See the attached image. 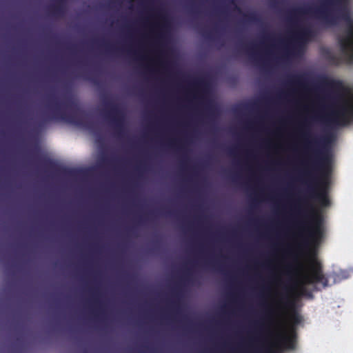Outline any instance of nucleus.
Masks as SVG:
<instances>
[{
    "label": "nucleus",
    "mask_w": 353,
    "mask_h": 353,
    "mask_svg": "<svg viewBox=\"0 0 353 353\" xmlns=\"http://www.w3.org/2000/svg\"><path fill=\"white\" fill-rule=\"evenodd\" d=\"M270 288L265 284H261L259 293L258 305L261 308L259 319L254 323L252 353H274V349L281 351L284 349L294 350L296 346V333L292 326L288 334L279 335L276 339L269 346L265 345L266 336L270 333V327L274 323V311L267 301L268 293ZM244 353L245 350V337L244 336Z\"/></svg>",
    "instance_id": "f03ea898"
},
{
    "label": "nucleus",
    "mask_w": 353,
    "mask_h": 353,
    "mask_svg": "<svg viewBox=\"0 0 353 353\" xmlns=\"http://www.w3.org/2000/svg\"><path fill=\"white\" fill-rule=\"evenodd\" d=\"M65 0H57V3L50 6V10L54 16L62 15L65 12Z\"/></svg>",
    "instance_id": "f3484780"
},
{
    "label": "nucleus",
    "mask_w": 353,
    "mask_h": 353,
    "mask_svg": "<svg viewBox=\"0 0 353 353\" xmlns=\"http://www.w3.org/2000/svg\"><path fill=\"white\" fill-rule=\"evenodd\" d=\"M137 170L139 171V172L145 170H146V165L145 162L141 161L139 163V165H138Z\"/></svg>",
    "instance_id": "bb28decb"
},
{
    "label": "nucleus",
    "mask_w": 353,
    "mask_h": 353,
    "mask_svg": "<svg viewBox=\"0 0 353 353\" xmlns=\"http://www.w3.org/2000/svg\"><path fill=\"white\" fill-rule=\"evenodd\" d=\"M173 304H174V305H176V304H177V303H176V301H173Z\"/></svg>",
    "instance_id": "c03bdc74"
},
{
    "label": "nucleus",
    "mask_w": 353,
    "mask_h": 353,
    "mask_svg": "<svg viewBox=\"0 0 353 353\" xmlns=\"http://www.w3.org/2000/svg\"><path fill=\"white\" fill-rule=\"evenodd\" d=\"M220 257H221L222 259H226V256H225L224 254H222L220 255Z\"/></svg>",
    "instance_id": "c9c22d12"
},
{
    "label": "nucleus",
    "mask_w": 353,
    "mask_h": 353,
    "mask_svg": "<svg viewBox=\"0 0 353 353\" xmlns=\"http://www.w3.org/2000/svg\"><path fill=\"white\" fill-rule=\"evenodd\" d=\"M243 48H245V45L243 46Z\"/></svg>",
    "instance_id": "de8ad7c7"
},
{
    "label": "nucleus",
    "mask_w": 353,
    "mask_h": 353,
    "mask_svg": "<svg viewBox=\"0 0 353 353\" xmlns=\"http://www.w3.org/2000/svg\"><path fill=\"white\" fill-rule=\"evenodd\" d=\"M243 305H244V306L245 305V303H243Z\"/></svg>",
    "instance_id": "5fc2aeb1"
},
{
    "label": "nucleus",
    "mask_w": 353,
    "mask_h": 353,
    "mask_svg": "<svg viewBox=\"0 0 353 353\" xmlns=\"http://www.w3.org/2000/svg\"><path fill=\"white\" fill-rule=\"evenodd\" d=\"M203 37L209 40H212V34L211 32L205 31L203 34Z\"/></svg>",
    "instance_id": "cd10ccee"
},
{
    "label": "nucleus",
    "mask_w": 353,
    "mask_h": 353,
    "mask_svg": "<svg viewBox=\"0 0 353 353\" xmlns=\"http://www.w3.org/2000/svg\"><path fill=\"white\" fill-rule=\"evenodd\" d=\"M327 4L339 8L341 12V19L345 26L341 34L338 38V43L343 54L350 63L353 62V17L348 7L349 0H325Z\"/></svg>",
    "instance_id": "423d86ee"
},
{
    "label": "nucleus",
    "mask_w": 353,
    "mask_h": 353,
    "mask_svg": "<svg viewBox=\"0 0 353 353\" xmlns=\"http://www.w3.org/2000/svg\"><path fill=\"white\" fill-rule=\"evenodd\" d=\"M181 289L180 286L178 285L174 290L175 296L179 297L181 295Z\"/></svg>",
    "instance_id": "c756f323"
},
{
    "label": "nucleus",
    "mask_w": 353,
    "mask_h": 353,
    "mask_svg": "<svg viewBox=\"0 0 353 353\" xmlns=\"http://www.w3.org/2000/svg\"><path fill=\"white\" fill-rule=\"evenodd\" d=\"M227 234H228V232L226 230V228L225 227L221 228L219 232V236L220 237L221 241H223L225 240Z\"/></svg>",
    "instance_id": "393cba45"
},
{
    "label": "nucleus",
    "mask_w": 353,
    "mask_h": 353,
    "mask_svg": "<svg viewBox=\"0 0 353 353\" xmlns=\"http://www.w3.org/2000/svg\"><path fill=\"white\" fill-rule=\"evenodd\" d=\"M243 152H244V153L245 152V150H243Z\"/></svg>",
    "instance_id": "8fccbe9b"
},
{
    "label": "nucleus",
    "mask_w": 353,
    "mask_h": 353,
    "mask_svg": "<svg viewBox=\"0 0 353 353\" xmlns=\"http://www.w3.org/2000/svg\"><path fill=\"white\" fill-rule=\"evenodd\" d=\"M157 16L162 21V24L160 26L161 31L158 35L159 39L163 40L165 38L164 32L168 30L170 26V23L168 17L163 13L162 10H158Z\"/></svg>",
    "instance_id": "dca6fc26"
},
{
    "label": "nucleus",
    "mask_w": 353,
    "mask_h": 353,
    "mask_svg": "<svg viewBox=\"0 0 353 353\" xmlns=\"http://www.w3.org/2000/svg\"><path fill=\"white\" fill-rule=\"evenodd\" d=\"M286 303V305H287V306H289V307H292V306H294V303H293L292 301H291L288 300V299L287 300V301H286V303Z\"/></svg>",
    "instance_id": "473e14b6"
},
{
    "label": "nucleus",
    "mask_w": 353,
    "mask_h": 353,
    "mask_svg": "<svg viewBox=\"0 0 353 353\" xmlns=\"http://www.w3.org/2000/svg\"><path fill=\"white\" fill-rule=\"evenodd\" d=\"M72 104L73 102L72 100H68L63 102H59L57 101L52 102L48 105L51 110V114L44 118L41 123V125L50 121H63L69 123L92 129V123L85 121L84 117L81 114H68L64 110L65 108H69Z\"/></svg>",
    "instance_id": "0eeeda50"
},
{
    "label": "nucleus",
    "mask_w": 353,
    "mask_h": 353,
    "mask_svg": "<svg viewBox=\"0 0 353 353\" xmlns=\"http://www.w3.org/2000/svg\"><path fill=\"white\" fill-rule=\"evenodd\" d=\"M69 49H70L71 51H73L74 48H70Z\"/></svg>",
    "instance_id": "37998d69"
},
{
    "label": "nucleus",
    "mask_w": 353,
    "mask_h": 353,
    "mask_svg": "<svg viewBox=\"0 0 353 353\" xmlns=\"http://www.w3.org/2000/svg\"><path fill=\"white\" fill-rule=\"evenodd\" d=\"M183 280L184 281H188V282H192L193 281V279H192V278L191 276V272H190V269L188 270L185 275L183 278Z\"/></svg>",
    "instance_id": "a878e982"
},
{
    "label": "nucleus",
    "mask_w": 353,
    "mask_h": 353,
    "mask_svg": "<svg viewBox=\"0 0 353 353\" xmlns=\"http://www.w3.org/2000/svg\"><path fill=\"white\" fill-rule=\"evenodd\" d=\"M243 123H244V124L245 123V121H243Z\"/></svg>",
    "instance_id": "09e8293b"
},
{
    "label": "nucleus",
    "mask_w": 353,
    "mask_h": 353,
    "mask_svg": "<svg viewBox=\"0 0 353 353\" xmlns=\"http://www.w3.org/2000/svg\"><path fill=\"white\" fill-rule=\"evenodd\" d=\"M319 83L323 86L330 87L336 90H342L344 88L341 81L331 79L325 76L319 78Z\"/></svg>",
    "instance_id": "2eb2a0df"
},
{
    "label": "nucleus",
    "mask_w": 353,
    "mask_h": 353,
    "mask_svg": "<svg viewBox=\"0 0 353 353\" xmlns=\"http://www.w3.org/2000/svg\"><path fill=\"white\" fill-rule=\"evenodd\" d=\"M238 21H237V52L239 56H243V7L241 0H239Z\"/></svg>",
    "instance_id": "4468645a"
},
{
    "label": "nucleus",
    "mask_w": 353,
    "mask_h": 353,
    "mask_svg": "<svg viewBox=\"0 0 353 353\" xmlns=\"http://www.w3.org/2000/svg\"><path fill=\"white\" fill-rule=\"evenodd\" d=\"M106 105L110 108V111L105 112L104 118L113 128L116 134L119 137H123L124 132V117L122 111L117 105L112 103H107Z\"/></svg>",
    "instance_id": "f8f14e48"
},
{
    "label": "nucleus",
    "mask_w": 353,
    "mask_h": 353,
    "mask_svg": "<svg viewBox=\"0 0 353 353\" xmlns=\"http://www.w3.org/2000/svg\"><path fill=\"white\" fill-rule=\"evenodd\" d=\"M192 85L196 89L199 94L197 98L205 103L209 119H212L216 113V108L212 101L208 99L211 88L209 76L204 75L194 79Z\"/></svg>",
    "instance_id": "9b49d317"
},
{
    "label": "nucleus",
    "mask_w": 353,
    "mask_h": 353,
    "mask_svg": "<svg viewBox=\"0 0 353 353\" xmlns=\"http://www.w3.org/2000/svg\"><path fill=\"white\" fill-rule=\"evenodd\" d=\"M162 65L165 66L167 65V63L166 62H162Z\"/></svg>",
    "instance_id": "a19ab883"
},
{
    "label": "nucleus",
    "mask_w": 353,
    "mask_h": 353,
    "mask_svg": "<svg viewBox=\"0 0 353 353\" xmlns=\"http://www.w3.org/2000/svg\"><path fill=\"white\" fill-rule=\"evenodd\" d=\"M237 353H243V208L239 206L237 219Z\"/></svg>",
    "instance_id": "20e7f679"
},
{
    "label": "nucleus",
    "mask_w": 353,
    "mask_h": 353,
    "mask_svg": "<svg viewBox=\"0 0 353 353\" xmlns=\"http://www.w3.org/2000/svg\"><path fill=\"white\" fill-rule=\"evenodd\" d=\"M237 143L236 145H219L218 148L228 156L237 155L236 172L231 168L223 170L224 174L230 179L236 177L239 190H243V101L239 100L237 105Z\"/></svg>",
    "instance_id": "39448f33"
},
{
    "label": "nucleus",
    "mask_w": 353,
    "mask_h": 353,
    "mask_svg": "<svg viewBox=\"0 0 353 353\" xmlns=\"http://www.w3.org/2000/svg\"><path fill=\"white\" fill-rule=\"evenodd\" d=\"M243 224H244V225L245 224V221L243 222Z\"/></svg>",
    "instance_id": "603ef678"
},
{
    "label": "nucleus",
    "mask_w": 353,
    "mask_h": 353,
    "mask_svg": "<svg viewBox=\"0 0 353 353\" xmlns=\"http://www.w3.org/2000/svg\"><path fill=\"white\" fill-rule=\"evenodd\" d=\"M40 162L43 165L44 167L49 169H54L55 168V163L50 159L48 157H41L39 159Z\"/></svg>",
    "instance_id": "412c9836"
},
{
    "label": "nucleus",
    "mask_w": 353,
    "mask_h": 353,
    "mask_svg": "<svg viewBox=\"0 0 353 353\" xmlns=\"http://www.w3.org/2000/svg\"><path fill=\"white\" fill-rule=\"evenodd\" d=\"M145 218H141V219H140V223H143V222H144V221H145Z\"/></svg>",
    "instance_id": "58836bf2"
},
{
    "label": "nucleus",
    "mask_w": 353,
    "mask_h": 353,
    "mask_svg": "<svg viewBox=\"0 0 353 353\" xmlns=\"http://www.w3.org/2000/svg\"><path fill=\"white\" fill-rule=\"evenodd\" d=\"M301 203H302V204H303L304 205H307L306 200H305V198L301 199Z\"/></svg>",
    "instance_id": "72a5a7b5"
},
{
    "label": "nucleus",
    "mask_w": 353,
    "mask_h": 353,
    "mask_svg": "<svg viewBox=\"0 0 353 353\" xmlns=\"http://www.w3.org/2000/svg\"><path fill=\"white\" fill-rule=\"evenodd\" d=\"M192 12L193 13H194V14L198 13V12H197L195 9H192Z\"/></svg>",
    "instance_id": "ea45409f"
},
{
    "label": "nucleus",
    "mask_w": 353,
    "mask_h": 353,
    "mask_svg": "<svg viewBox=\"0 0 353 353\" xmlns=\"http://www.w3.org/2000/svg\"><path fill=\"white\" fill-rule=\"evenodd\" d=\"M150 353H156V351L154 350H152V349H150Z\"/></svg>",
    "instance_id": "e433bc0d"
},
{
    "label": "nucleus",
    "mask_w": 353,
    "mask_h": 353,
    "mask_svg": "<svg viewBox=\"0 0 353 353\" xmlns=\"http://www.w3.org/2000/svg\"><path fill=\"white\" fill-rule=\"evenodd\" d=\"M334 99L336 108L329 115V121L336 125L349 123L353 118V91L349 99L339 96Z\"/></svg>",
    "instance_id": "1a4fd4ad"
},
{
    "label": "nucleus",
    "mask_w": 353,
    "mask_h": 353,
    "mask_svg": "<svg viewBox=\"0 0 353 353\" xmlns=\"http://www.w3.org/2000/svg\"><path fill=\"white\" fill-rule=\"evenodd\" d=\"M276 41L273 34L269 33H265L263 35V41L262 43L265 46H270L271 47H274V42Z\"/></svg>",
    "instance_id": "aec40b11"
},
{
    "label": "nucleus",
    "mask_w": 353,
    "mask_h": 353,
    "mask_svg": "<svg viewBox=\"0 0 353 353\" xmlns=\"http://www.w3.org/2000/svg\"><path fill=\"white\" fill-rule=\"evenodd\" d=\"M299 135L304 141L305 150L312 154L310 161L304 163L307 169L303 176L308 182V196L316 199L321 206L327 207L330 204L327 192L331 172L329 150L321 144V140L312 135L307 121L301 125Z\"/></svg>",
    "instance_id": "f257e3e1"
},
{
    "label": "nucleus",
    "mask_w": 353,
    "mask_h": 353,
    "mask_svg": "<svg viewBox=\"0 0 353 353\" xmlns=\"http://www.w3.org/2000/svg\"><path fill=\"white\" fill-rule=\"evenodd\" d=\"M300 292L301 294L312 296L305 287V285L321 284L323 287H327L328 279L323 274L321 263L314 255L310 259L307 268L299 280Z\"/></svg>",
    "instance_id": "6e6552de"
},
{
    "label": "nucleus",
    "mask_w": 353,
    "mask_h": 353,
    "mask_svg": "<svg viewBox=\"0 0 353 353\" xmlns=\"http://www.w3.org/2000/svg\"><path fill=\"white\" fill-rule=\"evenodd\" d=\"M291 320L294 325H298L301 321V317L296 312H294L292 316Z\"/></svg>",
    "instance_id": "b1692460"
},
{
    "label": "nucleus",
    "mask_w": 353,
    "mask_h": 353,
    "mask_svg": "<svg viewBox=\"0 0 353 353\" xmlns=\"http://www.w3.org/2000/svg\"><path fill=\"white\" fill-rule=\"evenodd\" d=\"M288 83L291 87L307 90H308V74L303 73L291 75Z\"/></svg>",
    "instance_id": "ddd939ff"
},
{
    "label": "nucleus",
    "mask_w": 353,
    "mask_h": 353,
    "mask_svg": "<svg viewBox=\"0 0 353 353\" xmlns=\"http://www.w3.org/2000/svg\"><path fill=\"white\" fill-rule=\"evenodd\" d=\"M128 52L129 54H130V53L132 52V51H131V50H128Z\"/></svg>",
    "instance_id": "a18cd8bd"
},
{
    "label": "nucleus",
    "mask_w": 353,
    "mask_h": 353,
    "mask_svg": "<svg viewBox=\"0 0 353 353\" xmlns=\"http://www.w3.org/2000/svg\"><path fill=\"white\" fill-rule=\"evenodd\" d=\"M279 43H281V44H283V41L282 39H279L278 40Z\"/></svg>",
    "instance_id": "4c0bfd02"
},
{
    "label": "nucleus",
    "mask_w": 353,
    "mask_h": 353,
    "mask_svg": "<svg viewBox=\"0 0 353 353\" xmlns=\"http://www.w3.org/2000/svg\"><path fill=\"white\" fill-rule=\"evenodd\" d=\"M278 3V1L276 0H272V4L274 6H276V5Z\"/></svg>",
    "instance_id": "f704fd0d"
},
{
    "label": "nucleus",
    "mask_w": 353,
    "mask_h": 353,
    "mask_svg": "<svg viewBox=\"0 0 353 353\" xmlns=\"http://www.w3.org/2000/svg\"><path fill=\"white\" fill-rule=\"evenodd\" d=\"M260 266L263 268H269V261L265 260V261H263L260 263Z\"/></svg>",
    "instance_id": "7c9ffc66"
},
{
    "label": "nucleus",
    "mask_w": 353,
    "mask_h": 353,
    "mask_svg": "<svg viewBox=\"0 0 353 353\" xmlns=\"http://www.w3.org/2000/svg\"><path fill=\"white\" fill-rule=\"evenodd\" d=\"M207 265L216 270H219L221 273H224L225 272V265L221 261H210L207 263Z\"/></svg>",
    "instance_id": "6ab92c4d"
},
{
    "label": "nucleus",
    "mask_w": 353,
    "mask_h": 353,
    "mask_svg": "<svg viewBox=\"0 0 353 353\" xmlns=\"http://www.w3.org/2000/svg\"><path fill=\"white\" fill-rule=\"evenodd\" d=\"M234 302V294L232 293L228 294L226 302L221 306V312L226 314L230 312Z\"/></svg>",
    "instance_id": "a211bd4d"
},
{
    "label": "nucleus",
    "mask_w": 353,
    "mask_h": 353,
    "mask_svg": "<svg viewBox=\"0 0 353 353\" xmlns=\"http://www.w3.org/2000/svg\"><path fill=\"white\" fill-rule=\"evenodd\" d=\"M308 14H314L332 26L336 25L339 20L343 21L341 19V12L339 8L327 4L325 0H323V4L319 8H314L305 6L292 8L288 12V20L296 28L293 32V39L297 43H304L313 35L311 28H302L298 25L299 17Z\"/></svg>",
    "instance_id": "7ed1b4c3"
},
{
    "label": "nucleus",
    "mask_w": 353,
    "mask_h": 353,
    "mask_svg": "<svg viewBox=\"0 0 353 353\" xmlns=\"http://www.w3.org/2000/svg\"><path fill=\"white\" fill-rule=\"evenodd\" d=\"M243 184H244V185L245 184V181L243 182Z\"/></svg>",
    "instance_id": "3c124183"
},
{
    "label": "nucleus",
    "mask_w": 353,
    "mask_h": 353,
    "mask_svg": "<svg viewBox=\"0 0 353 353\" xmlns=\"http://www.w3.org/2000/svg\"><path fill=\"white\" fill-rule=\"evenodd\" d=\"M105 49H106L107 52H108V53H115V52H123L122 49L115 48L113 46H109V45L105 46Z\"/></svg>",
    "instance_id": "5701e85b"
},
{
    "label": "nucleus",
    "mask_w": 353,
    "mask_h": 353,
    "mask_svg": "<svg viewBox=\"0 0 353 353\" xmlns=\"http://www.w3.org/2000/svg\"><path fill=\"white\" fill-rule=\"evenodd\" d=\"M298 225H299V227H301V226H302L301 223H299V224H298Z\"/></svg>",
    "instance_id": "79ce46f5"
},
{
    "label": "nucleus",
    "mask_w": 353,
    "mask_h": 353,
    "mask_svg": "<svg viewBox=\"0 0 353 353\" xmlns=\"http://www.w3.org/2000/svg\"><path fill=\"white\" fill-rule=\"evenodd\" d=\"M297 214L301 216H306V211L301 207L299 208Z\"/></svg>",
    "instance_id": "c85d7f7f"
},
{
    "label": "nucleus",
    "mask_w": 353,
    "mask_h": 353,
    "mask_svg": "<svg viewBox=\"0 0 353 353\" xmlns=\"http://www.w3.org/2000/svg\"><path fill=\"white\" fill-rule=\"evenodd\" d=\"M245 13L244 12V14H243V17H244V19H245Z\"/></svg>",
    "instance_id": "49530a36"
},
{
    "label": "nucleus",
    "mask_w": 353,
    "mask_h": 353,
    "mask_svg": "<svg viewBox=\"0 0 353 353\" xmlns=\"http://www.w3.org/2000/svg\"><path fill=\"white\" fill-rule=\"evenodd\" d=\"M311 225L305 230L307 237L302 245L307 248L310 245L317 246L323 237V217L321 214L311 207Z\"/></svg>",
    "instance_id": "9d476101"
},
{
    "label": "nucleus",
    "mask_w": 353,
    "mask_h": 353,
    "mask_svg": "<svg viewBox=\"0 0 353 353\" xmlns=\"http://www.w3.org/2000/svg\"><path fill=\"white\" fill-rule=\"evenodd\" d=\"M216 13L218 15H223L225 13V12L223 9L219 8L216 10Z\"/></svg>",
    "instance_id": "2f4dec72"
},
{
    "label": "nucleus",
    "mask_w": 353,
    "mask_h": 353,
    "mask_svg": "<svg viewBox=\"0 0 353 353\" xmlns=\"http://www.w3.org/2000/svg\"><path fill=\"white\" fill-rule=\"evenodd\" d=\"M243 246H244V247L245 246V243L243 244Z\"/></svg>",
    "instance_id": "864d4df0"
},
{
    "label": "nucleus",
    "mask_w": 353,
    "mask_h": 353,
    "mask_svg": "<svg viewBox=\"0 0 353 353\" xmlns=\"http://www.w3.org/2000/svg\"><path fill=\"white\" fill-rule=\"evenodd\" d=\"M169 146L171 148H176L179 150H182L183 149V147L179 144V142L177 140L172 139L169 141Z\"/></svg>",
    "instance_id": "4be33fe9"
}]
</instances>
